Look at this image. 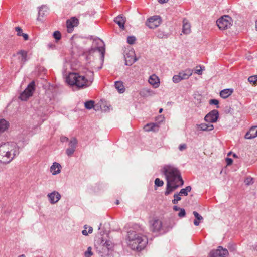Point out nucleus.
<instances>
[{
    "label": "nucleus",
    "mask_w": 257,
    "mask_h": 257,
    "mask_svg": "<svg viewBox=\"0 0 257 257\" xmlns=\"http://www.w3.org/2000/svg\"><path fill=\"white\" fill-rule=\"evenodd\" d=\"M167 180L166 190L165 195L167 196L184 184L181 173L177 168L173 165H166L162 169Z\"/></svg>",
    "instance_id": "obj_1"
},
{
    "label": "nucleus",
    "mask_w": 257,
    "mask_h": 257,
    "mask_svg": "<svg viewBox=\"0 0 257 257\" xmlns=\"http://www.w3.org/2000/svg\"><path fill=\"white\" fill-rule=\"evenodd\" d=\"M93 80V72L88 70L81 73H70L66 79L69 84L75 85L79 88H84L89 86Z\"/></svg>",
    "instance_id": "obj_2"
},
{
    "label": "nucleus",
    "mask_w": 257,
    "mask_h": 257,
    "mask_svg": "<svg viewBox=\"0 0 257 257\" xmlns=\"http://www.w3.org/2000/svg\"><path fill=\"white\" fill-rule=\"evenodd\" d=\"M19 154V148L13 142H3L0 140V161L10 163Z\"/></svg>",
    "instance_id": "obj_3"
},
{
    "label": "nucleus",
    "mask_w": 257,
    "mask_h": 257,
    "mask_svg": "<svg viewBox=\"0 0 257 257\" xmlns=\"http://www.w3.org/2000/svg\"><path fill=\"white\" fill-rule=\"evenodd\" d=\"M140 231L133 228L127 232L128 244L133 250L141 251L148 242V239L141 234Z\"/></svg>",
    "instance_id": "obj_4"
},
{
    "label": "nucleus",
    "mask_w": 257,
    "mask_h": 257,
    "mask_svg": "<svg viewBox=\"0 0 257 257\" xmlns=\"http://www.w3.org/2000/svg\"><path fill=\"white\" fill-rule=\"evenodd\" d=\"M113 246V244L111 241L106 240L104 242V241L102 240L100 244L96 246V249L101 254V256L105 257L111 253Z\"/></svg>",
    "instance_id": "obj_5"
},
{
    "label": "nucleus",
    "mask_w": 257,
    "mask_h": 257,
    "mask_svg": "<svg viewBox=\"0 0 257 257\" xmlns=\"http://www.w3.org/2000/svg\"><path fill=\"white\" fill-rule=\"evenodd\" d=\"M233 20L228 15H224L216 21V24L221 30L227 29L232 25Z\"/></svg>",
    "instance_id": "obj_6"
},
{
    "label": "nucleus",
    "mask_w": 257,
    "mask_h": 257,
    "mask_svg": "<svg viewBox=\"0 0 257 257\" xmlns=\"http://www.w3.org/2000/svg\"><path fill=\"white\" fill-rule=\"evenodd\" d=\"M193 73V70L190 68L181 71L178 75H175L172 78L174 83H178L182 80L187 79Z\"/></svg>",
    "instance_id": "obj_7"
},
{
    "label": "nucleus",
    "mask_w": 257,
    "mask_h": 257,
    "mask_svg": "<svg viewBox=\"0 0 257 257\" xmlns=\"http://www.w3.org/2000/svg\"><path fill=\"white\" fill-rule=\"evenodd\" d=\"M35 82H31L25 89V90L20 94L19 98L23 101L27 100L30 97L32 96L35 90Z\"/></svg>",
    "instance_id": "obj_8"
},
{
    "label": "nucleus",
    "mask_w": 257,
    "mask_h": 257,
    "mask_svg": "<svg viewBox=\"0 0 257 257\" xmlns=\"http://www.w3.org/2000/svg\"><path fill=\"white\" fill-rule=\"evenodd\" d=\"M161 23V17L159 16H153L147 19L146 25L151 29H154L158 27Z\"/></svg>",
    "instance_id": "obj_9"
},
{
    "label": "nucleus",
    "mask_w": 257,
    "mask_h": 257,
    "mask_svg": "<svg viewBox=\"0 0 257 257\" xmlns=\"http://www.w3.org/2000/svg\"><path fill=\"white\" fill-rule=\"evenodd\" d=\"M124 56L125 60L126 65L131 66L137 60L135 53L133 50H131L128 52H125Z\"/></svg>",
    "instance_id": "obj_10"
},
{
    "label": "nucleus",
    "mask_w": 257,
    "mask_h": 257,
    "mask_svg": "<svg viewBox=\"0 0 257 257\" xmlns=\"http://www.w3.org/2000/svg\"><path fill=\"white\" fill-rule=\"evenodd\" d=\"M150 230L153 232H159L162 227V223L158 219H154L149 222Z\"/></svg>",
    "instance_id": "obj_11"
},
{
    "label": "nucleus",
    "mask_w": 257,
    "mask_h": 257,
    "mask_svg": "<svg viewBox=\"0 0 257 257\" xmlns=\"http://www.w3.org/2000/svg\"><path fill=\"white\" fill-rule=\"evenodd\" d=\"M228 251L221 246H219L217 250H212L210 253V257H228Z\"/></svg>",
    "instance_id": "obj_12"
},
{
    "label": "nucleus",
    "mask_w": 257,
    "mask_h": 257,
    "mask_svg": "<svg viewBox=\"0 0 257 257\" xmlns=\"http://www.w3.org/2000/svg\"><path fill=\"white\" fill-rule=\"evenodd\" d=\"M219 117V113L217 110H213L208 113L205 117L204 119L206 122L214 123L217 121Z\"/></svg>",
    "instance_id": "obj_13"
},
{
    "label": "nucleus",
    "mask_w": 257,
    "mask_h": 257,
    "mask_svg": "<svg viewBox=\"0 0 257 257\" xmlns=\"http://www.w3.org/2000/svg\"><path fill=\"white\" fill-rule=\"evenodd\" d=\"M48 197L50 203L54 204L58 202L60 199L61 195L58 192L54 191L49 194Z\"/></svg>",
    "instance_id": "obj_14"
},
{
    "label": "nucleus",
    "mask_w": 257,
    "mask_h": 257,
    "mask_svg": "<svg viewBox=\"0 0 257 257\" xmlns=\"http://www.w3.org/2000/svg\"><path fill=\"white\" fill-rule=\"evenodd\" d=\"M66 23L68 32L69 33H71L73 31V27L77 25L78 23V20L77 18L73 17L70 20H68Z\"/></svg>",
    "instance_id": "obj_15"
},
{
    "label": "nucleus",
    "mask_w": 257,
    "mask_h": 257,
    "mask_svg": "<svg viewBox=\"0 0 257 257\" xmlns=\"http://www.w3.org/2000/svg\"><path fill=\"white\" fill-rule=\"evenodd\" d=\"M148 82L155 88H157L159 86L160 80L158 77L155 74L150 76Z\"/></svg>",
    "instance_id": "obj_16"
},
{
    "label": "nucleus",
    "mask_w": 257,
    "mask_h": 257,
    "mask_svg": "<svg viewBox=\"0 0 257 257\" xmlns=\"http://www.w3.org/2000/svg\"><path fill=\"white\" fill-rule=\"evenodd\" d=\"M257 137V126H252L245 135V138L246 139H251Z\"/></svg>",
    "instance_id": "obj_17"
},
{
    "label": "nucleus",
    "mask_w": 257,
    "mask_h": 257,
    "mask_svg": "<svg viewBox=\"0 0 257 257\" xmlns=\"http://www.w3.org/2000/svg\"><path fill=\"white\" fill-rule=\"evenodd\" d=\"M48 13V8L46 6H42L39 8L38 20H42L43 17Z\"/></svg>",
    "instance_id": "obj_18"
},
{
    "label": "nucleus",
    "mask_w": 257,
    "mask_h": 257,
    "mask_svg": "<svg viewBox=\"0 0 257 257\" xmlns=\"http://www.w3.org/2000/svg\"><path fill=\"white\" fill-rule=\"evenodd\" d=\"M114 22L118 25L121 29H124V24L125 23V18L122 15H119L114 20Z\"/></svg>",
    "instance_id": "obj_19"
},
{
    "label": "nucleus",
    "mask_w": 257,
    "mask_h": 257,
    "mask_svg": "<svg viewBox=\"0 0 257 257\" xmlns=\"http://www.w3.org/2000/svg\"><path fill=\"white\" fill-rule=\"evenodd\" d=\"M17 55H20L19 59L20 63L23 65L27 61V52L25 50H20L17 53Z\"/></svg>",
    "instance_id": "obj_20"
},
{
    "label": "nucleus",
    "mask_w": 257,
    "mask_h": 257,
    "mask_svg": "<svg viewBox=\"0 0 257 257\" xmlns=\"http://www.w3.org/2000/svg\"><path fill=\"white\" fill-rule=\"evenodd\" d=\"M61 166L60 164L54 162L50 167V171L53 175H56L60 172Z\"/></svg>",
    "instance_id": "obj_21"
},
{
    "label": "nucleus",
    "mask_w": 257,
    "mask_h": 257,
    "mask_svg": "<svg viewBox=\"0 0 257 257\" xmlns=\"http://www.w3.org/2000/svg\"><path fill=\"white\" fill-rule=\"evenodd\" d=\"M191 32V26L188 21L184 19L183 21L182 32L185 34H188Z\"/></svg>",
    "instance_id": "obj_22"
},
{
    "label": "nucleus",
    "mask_w": 257,
    "mask_h": 257,
    "mask_svg": "<svg viewBox=\"0 0 257 257\" xmlns=\"http://www.w3.org/2000/svg\"><path fill=\"white\" fill-rule=\"evenodd\" d=\"M198 128L202 131H210L213 130L214 126L212 124L210 123H201L200 125H198Z\"/></svg>",
    "instance_id": "obj_23"
},
{
    "label": "nucleus",
    "mask_w": 257,
    "mask_h": 257,
    "mask_svg": "<svg viewBox=\"0 0 257 257\" xmlns=\"http://www.w3.org/2000/svg\"><path fill=\"white\" fill-rule=\"evenodd\" d=\"M233 92L232 89H225L220 91V95L223 98H227L232 94Z\"/></svg>",
    "instance_id": "obj_24"
},
{
    "label": "nucleus",
    "mask_w": 257,
    "mask_h": 257,
    "mask_svg": "<svg viewBox=\"0 0 257 257\" xmlns=\"http://www.w3.org/2000/svg\"><path fill=\"white\" fill-rule=\"evenodd\" d=\"M115 88L118 90V91L120 93H122L124 92L125 88L123 85V83L121 81H116L115 83L114 84Z\"/></svg>",
    "instance_id": "obj_25"
},
{
    "label": "nucleus",
    "mask_w": 257,
    "mask_h": 257,
    "mask_svg": "<svg viewBox=\"0 0 257 257\" xmlns=\"http://www.w3.org/2000/svg\"><path fill=\"white\" fill-rule=\"evenodd\" d=\"M9 126V123L5 119H0V133L4 132Z\"/></svg>",
    "instance_id": "obj_26"
},
{
    "label": "nucleus",
    "mask_w": 257,
    "mask_h": 257,
    "mask_svg": "<svg viewBox=\"0 0 257 257\" xmlns=\"http://www.w3.org/2000/svg\"><path fill=\"white\" fill-rule=\"evenodd\" d=\"M156 126H157V125L155 123H148L144 126V129L145 131L147 132L151 131H155V127Z\"/></svg>",
    "instance_id": "obj_27"
},
{
    "label": "nucleus",
    "mask_w": 257,
    "mask_h": 257,
    "mask_svg": "<svg viewBox=\"0 0 257 257\" xmlns=\"http://www.w3.org/2000/svg\"><path fill=\"white\" fill-rule=\"evenodd\" d=\"M78 141L76 138H72L70 139L69 142V147L75 149L77 146Z\"/></svg>",
    "instance_id": "obj_28"
},
{
    "label": "nucleus",
    "mask_w": 257,
    "mask_h": 257,
    "mask_svg": "<svg viewBox=\"0 0 257 257\" xmlns=\"http://www.w3.org/2000/svg\"><path fill=\"white\" fill-rule=\"evenodd\" d=\"M191 190V187L190 186H187L185 188L181 189L179 194L181 195L187 196L188 193L190 192Z\"/></svg>",
    "instance_id": "obj_29"
},
{
    "label": "nucleus",
    "mask_w": 257,
    "mask_h": 257,
    "mask_svg": "<svg viewBox=\"0 0 257 257\" xmlns=\"http://www.w3.org/2000/svg\"><path fill=\"white\" fill-rule=\"evenodd\" d=\"M205 70L204 66H201L200 65L197 66L196 68L194 70V72L195 73L198 75H202V71Z\"/></svg>",
    "instance_id": "obj_30"
},
{
    "label": "nucleus",
    "mask_w": 257,
    "mask_h": 257,
    "mask_svg": "<svg viewBox=\"0 0 257 257\" xmlns=\"http://www.w3.org/2000/svg\"><path fill=\"white\" fill-rule=\"evenodd\" d=\"M94 102L92 100L86 101L85 103V107L87 109H90L94 107Z\"/></svg>",
    "instance_id": "obj_31"
},
{
    "label": "nucleus",
    "mask_w": 257,
    "mask_h": 257,
    "mask_svg": "<svg viewBox=\"0 0 257 257\" xmlns=\"http://www.w3.org/2000/svg\"><path fill=\"white\" fill-rule=\"evenodd\" d=\"M180 195L178 194H175L174 195V199L172 200V203L174 204H176L178 203V202L181 200Z\"/></svg>",
    "instance_id": "obj_32"
},
{
    "label": "nucleus",
    "mask_w": 257,
    "mask_h": 257,
    "mask_svg": "<svg viewBox=\"0 0 257 257\" xmlns=\"http://www.w3.org/2000/svg\"><path fill=\"white\" fill-rule=\"evenodd\" d=\"M248 80L249 82L256 84H257V75L250 76Z\"/></svg>",
    "instance_id": "obj_33"
},
{
    "label": "nucleus",
    "mask_w": 257,
    "mask_h": 257,
    "mask_svg": "<svg viewBox=\"0 0 257 257\" xmlns=\"http://www.w3.org/2000/svg\"><path fill=\"white\" fill-rule=\"evenodd\" d=\"M75 151V149L68 148L66 150V153L68 156H71L74 152Z\"/></svg>",
    "instance_id": "obj_34"
},
{
    "label": "nucleus",
    "mask_w": 257,
    "mask_h": 257,
    "mask_svg": "<svg viewBox=\"0 0 257 257\" xmlns=\"http://www.w3.org/2000/svg\"><path fill=\"white\" fill-rule=\"evenodd\" d=\"M155 184L158 187H161L163 185L164 182L159 178H156L155 180Z\"/></svg>",
    "instance_id": "obj_35"
},
{
    "label": "nucleus",
    "mask_w": 257,
    "mask_h": 257,
    "mask_svg": "<svg viewBox=\"0 0 257 257\" xmlns=\"http://www.w3.org/2000/svg\"><path fill=\"white\" fill-rule=\"evenodd\" d=\"M53 36L55 38V39L58 41L59 40L61 39V35L59 31H56L54 32L53 33Z\"/></svg>",
    "instance_id": "obj_36"
},
{
    "label": "nucleus",
    "mask_w": 257,
    "mask_h": 257,
    "mask_svg": "<svg viewBox=\"0 0 257 257\" xmlns=\"http://www.w3.org/2000/svg\"><path fill=\"white\" fill-rule=\"evenodd\" d=\"M136 41V38L134 36H128L127 39V42L129 44H133Z\"/></svg>",
    "instance_id": "obj_37"
},
{
    "label": "nucleus",
    "mask_w": 257,
    "mask_h": 257,
    "mask_svg": "<svg viewBox=\"0 0 257 257\" xmlns=\"http://www.w3.org/2000/svg\"><path fill=\"white\" fill-rule=\"evenodd\" d=\"M93 255V252H92V248L91 247H89L87 248V251L85 252V257H91Z\"/></svg>",
    "instance_id": "obj_38"
},
{
    "label": "nucleus",
    "mask_w": 257,
    "mask_h": 257,
    "mask_svg": "<svg viewBox=\"0 0 257 257\" xmlns=\"http://www.w3.org/2000/svg\"><path fill=\"white\" fill-rule=\"evenodd\" d=\"M157 36L160 38H167L168 37L167 34H164L162 31H158L157 32Z\"/></svg>",
    "instance_id": "obj_39"
},
{
    "label": "nucleus",
    "mask_w": 257,
    "mask_h": 257,
    "mask_svg": "<svg viewBox=\"0 0 257 257\" xmlns=\"http://www.w3.org/2000/svg\"><path fill=\"white\" fill-rule=\"evenodd\" d=\"M253 178L251 177H247L244 180V183L246 185H249L253 183Z\"/></svg>",
    "instance_id": "obj_40"
},
{
    "label": "nucleus",
    "mask_w": 257,
    "mask_h": 257,
    "mask_svg": "<svg viewBox=\"0 0 257 257\" xmlns=\"http://www.w3.org/2000/svg\"><path fill=\"white\" fill-rule=\"evenodd\" d=\"M193 214L197 220H203V217L198 212H197L196 211H194L193 212Z\"/></svg>",
    "instance_id": "obj_41"
},
{
    "label": "nucleus",
    "mask_w": 257,
    "mask_h": 257,
    "mask_svg": "<svg viewBox=\"0 0 257 257\" xmlns=\"http://www.w3.org/2000/svg\"><path fill=\"white\" fill-rule=\"evenodd\" d=\"M218 103L219 101L216 99H210L209 100V104L217 105V108L219 107V106L218 105Z\"/></svg>",
    "instance_id": "obj_42"
},
{
    "label": "nucleus",
    "mask_w": 257,
    "mask_h": 257,
    "mask_svg": "<svg viewBox=\"0 0 257 257\" xmlns=\"http://www.w3.org/2000/svg\"><path fill=\"white\" fill-rule=\"evenodd\" d=\"M185 214H186V212H185V209L181 208L180 210V212H179L178 215L180 217H183L185 216Z\"/></svg>",
    "instance_id": "obj_43"
},
{
    "label": "nucleus",
    "mask_w": 257,
    "mask_h": 257,
    "mask_svg": "<svg viewBox=\"0 0 257 257\" xmlns=\"http://www.w3.org/2000/svg\"><path fill=\"white\" fill-rule=\"evenodd\" d=\"M15 30L17 32L18 36H21L22 35V33H23L22 29L19 27H16Z\"/></svg>",
    "instance_id": "obj_44"
},
{
    "label": "nucleus",
    "mask_w": 257,
    "mask_h": 257,
    "mask_svg": "<svg viewBox=\"0 0 257 257\" xmlns=\"http://www.w3.org/2000/svg\"><path fill=\"white\" fill-rule=\"evenodd\" d=\"M187 148V145L185 144H181L179 146V150L183 151Z\"/></svg>",
    "instance_id": "obj_45"
},
{
    "label": "nucleus",
    "mask_w": 257,
    "mask_h": 257,
    "mask_svg": "<svg viewBox=\"0 0 257 257\" xmlns=\"http://www.w3.org/2000/svg\"><path fill=\"white\" fill-rule=\"evenodd\" d=\"M226 162L227 165H230L232 164V163L233 162V160L231 158H226Z\"/></svg>",
    "instance_id": "obj_46"
},
{
    "label": "nucleus",
    "mask_w": 257,
    "mask_h": 257,
    "mask_svg": "<svg viewBox=\"0 0 257 257\" xmlns=\"http://www.w3.org/2000/svg\"><path fill=\"white\" fill-rule=\"evenodd\" d=\"M69 139L65 136H62L60 138V141L61 142H65L68 141Z\"/></svg>",
    "instance_id": "obj_47"
},
{
    "label": "nucleus",
    "mask_w": 257,
    "mask_h": 257,
    "mask_svg": "<svg viewBox=\"0 0 257 257\" xmlns=\"http://www.w3.org/2000/svg\"><path fill=\"white\" fill-rule=\"evenodd\" d=\"M84 228L85 229L82 231V233L83 235L86 236L88 234V232L86 231V229L87 228V225H85Z\"/></svg>",
    "instance_id": "obj_48"
},
{
    "label": "nucleus",
    "mask_w": 257,
    "mask_h": 257,
    "mask_svg": "<svg viewBox=\"0 0 257 257\" xmlns=\"http://www.w3.org/2000/svg\"><path fill=\"white\" fill-rule=\"evenodd\" d=\"M21 36H22L25 40H28L29 39V36L25 33H22Z\"/></svg>",
    "instance_id": "obj_49"
},
{
    "label": "nucleus",
    "mask_w": 257,
    "mask_h": 257,
    "mask_svg": "<svg viewBox=\"0 0 257 257\" xmlns=\"http://www.w3.org/2000/svg\"><path fill=\"white\" fill-rule=\"evenodd\" d=\"M98 49H99V51L100 52H101L102 57H104V49L103 47H101V48L99 47V48H98Z\"/></svg>",
    "instance_id": "obj_50"
},
{
    "label": "nucleus",
    "mask_w": 257,
    "mask_h": 257,
    "mask_svg": "<svg viewBox=\"0 0 257 257\" xmlns=\"http://www.w3.org/2000/svg\"><path fill=\"white\" fill-rule=\"evenodd\" d=\"M194 224L195 225V226H198L199 225V222L198 221V220H197L196 218L194 220Z\"/></svg>",
    "instance_id": "obj_51"
},
{
    "label": "nucleus",
    "mask_w": 257,
    "mask_h": 257,
    "mask_svg": "<svg viewBox=\"0 0 257 257\" xmlns=\"http://www.w3.org/2000/svg\"><path fill=\"white\" fill-rule=\"evenodd\" d=\"M181 208L178 207V206H174L173 207V209L175 210V211H180V210L181 209Z\"/></svg>",
    "instance_id": "obj_52"
},
{
    "label": "nucleus",
    "mask_w": 257,
    "mask_h": 257,
    "mask_svg": "<svg viewBox=\"0 0 257 257\" xmlns=\"http://www.w3.org/2000/svg\"><path fill=\"white\" fill-rule=\"evenodd\" d=\"M93 231V228L92 227H89V229H88V233H91Z\"/></svg>",
    "instance_id": "obj_53"
},
{
    "label": "nucleus",
    "mask_w": 257,
    "mask_h": 257,
    "mask_svg": "<svg viewBox=\"0 0 257 257\" xmlns=\"http://www.w3.org/2000/svg\"><path fill=\"white\" fill-rule=\"evenodd\" d=\"M158 2L160 3H166L168 0H158Z\"/></svg>",
    "instance_id": "obj_54"
},
{
    "label": "nucleus",
    "mask_w": 257,
    "mask_h": 257,
    "mask_svg": "<svg viewBox=\"0 0 257 257\" xmlns=\"http://www.w3.org/2000/svg\"><path fill=\"white\" fill-rule=\"evenodd\" d=\"M252 248L254 250H257V244L253 245Z\"/></svg>",
    "instance_id": "obj_55"
},
{
    "label": "nucleus",
    "mask_w": 257,
    "mask_h": 257,
    "mask_svg": "<svg viewBox=\"0 0 257 257\" xmlns=\"http://www.w3.org/2000/svg\"><path fill=\"white\" fill-rule=\"evenodd\" d=\"M163 111V109L162 108H160L159 110V112L160 113H161Z\"/></svg>",
    "instance_id": "obj_56"
},
{
    "label": "nucleus",
    "mask_w": 257,
    "mask_h": 257,
    "mask_svg": "<svg viewBox=\"0 0 257 257\" xmlns=\"http://www.w3.org/2000/svg\"><path fill=\"white\" fill-rule=\"evenodd\" d=\"M119 201H118V200H117L116 201V205H118V204H119Z\"/></svg>",
    "instance_id": "obj_57"
},
{
    "label": "nucleus",
    "mask_w": 257,
    "mask_h": 257,
    "mask_svg": "<svg viewBox=\"0 0 257 257\" xmlns=\"http://www.w3.org/2000/svg\"><path fill=\"white\" fill-rule=\"evenodd\" d=\"M18 257H26V256L24 254H22V255H19Z\"/></svg>",
    "instance_id": "obj_58"
},
{
    "label": "nucleus",
    "mask_w": 257,
    "mask_h": 257,
    "mask_svg": "<svg viewBox=\"0 0 257 257\" xmlns=\"http://www.w3.org/2000/svg\"><path fill=\"white\" fill-rule=\"evenodd\" d=\"M255 28H256V30H257V20L255 22Z\"/></svg>",
    "instance_id": "obj_59"
},
{
    "label": "nucleus",
    "mask_w": 257,
    "mask_h": 257,
    "mask_svg": "<svg viewBox=\"0 0 257 257\" xmlns=\"http://www.w3.org/2000/svg\"><path fill=\"white\" fill-rule=\"evenodd\" d=\"M233 156L234 157V158H237V155L235 154H234Z\"/></svg>",
    "instance_id": "obj_60"
},
{
    "label": "nucleus",
    "mask_w": 257,
    "mask_h": 257,
    "mask_svg": "<svg viewBox=\"0 0 257 257\" xmlns=\"http://www.w3.org/2000/svg\"><path fill=\"white\" fill-rule=\"evenodd\" d=\"M52 46H53L52 45H50L49 47H52Z\"/></svg>",
    "instance_id": "obj_61"
}]
</instances>
